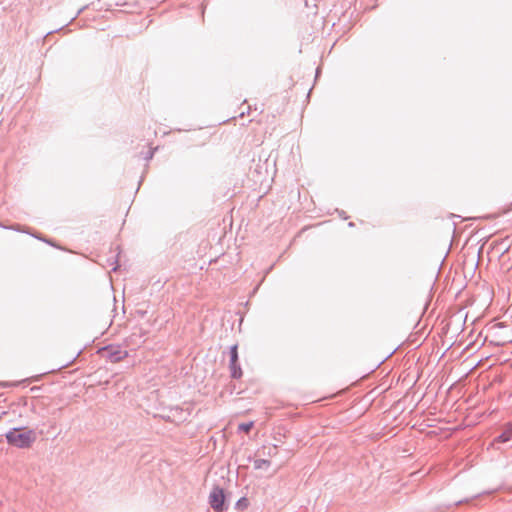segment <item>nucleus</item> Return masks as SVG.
I'll list each match as a JSON object with an SVG mask.
<instances>
[{
  "instance_id": "4",
  "label": "nucleus",
  "mask_w": 512,
  "mask_h": 512,
  "mask_svg": "<svg viewBox=\"0 0 512 512\" xmlns=\"http://www.w3.org/2000/svg\"><path fill=\"white\" fill-rule=\"evenodd\" d=\"M230 356H231V359H230L231 375H232L233 378H240L242 376V370H241L240 366L237 363L238 362V352H237V346L236 345H234L231 348Z\"/></svg>"
},
{
  "instance_id": "2",
  "label": "nucleus",
  "mask_w": 512,
  "mask_h": 512,
  "mask_svg": "<svg viewBox=\"0 0 512 512\" xmlns=\"http://www.w3.org/2000/svg\"><path fill=\"white\" fill-rule=\"evenodd\" d=\"M98 355L111 363H118L128 357L127 350L122 349L119 345H108L97 351Z\"/></svg>"
},
{
  "instance_id": "1",
  "label": "nucleus",
  "mask_w": 512,
  "mask_h": 512,
  "mask_svg": "<svg viewBox=\"0 0 512 512\" xmlns=\"http://www.w3.org/2000/svg\"><path fill=\"white\" fill-rule=\"evenodd\" d=\"M6 439L10 445L18 448H26L35 441L36 435L32 430L15 428L6 434Z\"/></svg>"
},
{
  "instance_id": "5",
  "label": "nucleus",
  "mask_w": 512,
  "mask_h": 512,
  "mask_svg": "<svg viewBox=\"0 0 512 512\" xmlns=\"http://www.w3.org/2000/svg\"><path fill=\"white\" fill-rule=\"evenodd\" d=\"M510 440H512V422L508 423L505 426V429L503 430L501 435H499V437L497 438V441L502 442V443L508 442Z\"/></svg>"
},
{
  "instance_id": "8",
  "label": "nucleus",
  "mask_w": 512,
  "mask_h": 512,
  "mask_svg": "<svg viewBox=\"0 0 512 512\" xmlns=\"http://www.w3.org/2000/svg\"><path fill=\"white\" fill-rule=\"evenodd\" d=\"M249 505V501L247 498L243 497L237 502V506L240 509H246Z\"/></svg>"
},
{
  "instance_id": "3",
  "label": "nucleus",
  "mask_w": 512,
  "mask_h": 512,
  "mask_svg": "<svg viewBox=\"0 0 512 512\" xmlns=\"http://www.w3.org/2000/svg\"><path fill=\"white\" fill-rule=\"evenodd\" d=\"M209 503L216 512L224 510L225 495L222 488L214 487L209 495Z\"/></svg>"
},
{
  "instance_id": "7",
  "label": "nucleus",
  "mask_w": 512,
  "mask_h": 512,
  "mask_svg": "<svg viewBox=\"0 0 512 512\" xmlns=\"http://www.w3.org/2000/svg\"><path fill=\"white\" fill-rule=\"evenodd\" d=\"M254 426V423L253 422H248V423H242L239 425V430L245 432V433H248L252 427Z\"/></svg>"
},
{
  "instance_id": "6",
  "label": "nucleus",
  "mask_w": 512,
  "mask_h": 512,
  "mask_svg": "<svg viewBox=\"0 0 512 512\" xmlns=\"http://www.w3.org/2000/svg\"><path fill=\"white\" fill-rule=\"evenodd\" d=\"M254 466L256 469H263L270 466V461L265 459H258L254 462Z\"/></svg>"
}]
</instances>
